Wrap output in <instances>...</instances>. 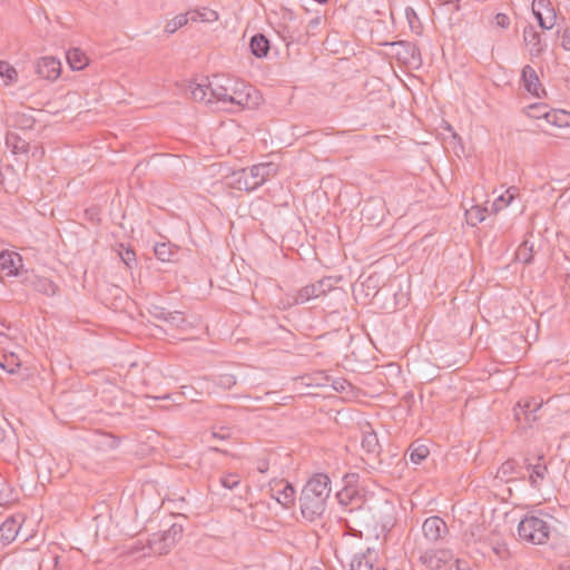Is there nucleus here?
I'll return each instance as SVG.
<instances>
[{
    "instance_id": "nucleus-45",
    "label": "nucleus",
    "mask_w": 570,
    "mask_h": 570,
    "mask_svg": "<svg viewBox=\"0 0 570 570\" xmlns=\"http://www.w3.org/2000/svg\"><path fill=\"white\" fill-rule=\"evenodd\" d=\"M385 511H386V520H384L382 522V527L389 528L393 524V515H392L393 507L390 505L389 503H385Z\"/></svg>"
},
{
    "instance_id": "nucleus-18",
    "label": "nucleus",
    "mask_w": 570,
    "mask_h": 570,
    "mask_svg": "<svg viewBox=\"0 0 570 570\" xmlns=\"http://www.w3.org/2000/svg\"><path fill=\"white\" fill-rule=\"evenodd\" d=\"M521 78L523 81L524 89L529 94L539 97L540 96L539 92L541 90V83H540V80H539V77H538L535 70L529 65L524 66L522 68Z\"/></svg>"
},
{
    "instance_id": "nucleus-37",
    "label": "nucleus",
    "mask_w": 570,
    "mask_h": 570,
    "mask_svg": "<svg viewBox=\"0 0 570 570\" xmlns=\"http://www.w3.org/2000/svg\"><path fill=\"white\" fill-rule=\"evenodd\" d=\"M515 468H517V463L515 461L513 460H509L507 462H504L500 469H499V474L502 476V478H507L511 474H513L515 472Z\"/></svg>"
},
{
    "instance_id": "nucleus-29",
    "label": "nucleus",
    "mask_w": 570,
    "mask_h": 570,
    "mask_svg": "<svg viewBox=\"0 0 570 570\" xmlns=\"http://www.w3.org/2000/svg\"><path fill=\"white\" fill-rule=\"evenodd\" d=\"M487 208L473 206L465 212L466 220L470 225L475 226L485 219Z\"/></svg>"
},
{
    "instance_id": "nucleus-1",
    "label": "nucleus",
    "mask_w": 570,
    "mask_h": 570,
    "mask_svg": "<svg viewBox=\"0 0 570 570\" xmlns=\"http://www.w3.org/2000/svg\"><path fill=\"white\" fill-rule=\"evenodd\" d=\"M330 494V478L323 473L313 475L301 492L299 505L302 515L308 521L320 519L326 510Z\"/></svg>"
},
{
    "instance_id": "nucleus-57",
    "label": "nucleus",
    "mask_w": 570,
    "mask_h": 570,
    "mask_svg": "<svg viewBox=\"0 0 570 570\" xmlns=\"http://www.w3.org/2000/svg\"><path fill=\"white\" fill-rule=\"evenodd\" d=\"M191 20H197L196 13L193 14Z\"/></svg>"
},
{
    "instance_id": "nucleus-15",
    "label": "nucleus",
    "mask_w": 570,
    "mask_h": 570,
    "mask_svg": "<svg viewBox=\"0 0 570 570\" xmlns=\"http://www.w3.org/2000/svg\"><path fill=\"white\" fill-rule=\"evenodd\" d=\"M543 109V114H533L535 119H546V121L554 127L563 128L570 125V114L564 110H549L548 107H538Z\"/></svg>"
},
{
    "instance_id": "nucleus-5",
    "label": "nucleus",
    "mask_w": 570,
    "mask_h": 570,
    "mask_svg": "<svg viewBox=\"0 0 570 570\" xmlns=\"http://www.w3.org/2000/svg\"><path fill=\"white\" fill-rule=\"evenodd\" d=\"M258 94L249 85L234 79L226 110L236 111L258 105Z\"/></svg>"
},
{
    "instance_id": "nucleus-19",
    "label": "nucleus",
    "mask_w": 570,
    "mask_h": 570,
    "mask_svg": "<svg viewBox=\"0 0 570 570\" xmlns=\"http://www.w3.org/2000/svg\"><path fill=\"white\" fill-rule=\"evenodd\" d=\"M362 448L368 454H379L380 452L379 438L370 425L362 431Z\"/></svg>"
},
{
    "instance_id": "nucleus-14",
    "label": "nucleus",
    "mask_w": 570,
    "mask_h": 570,
    "mask_svg": "<svg viewBox=\"0 0 570 570\" xmlns=\"http://www.w3.org/2000/svg\"><path fill=\"white\" fill-rule=\"evenodd\" d=\"M395 56L405 62H420L421 55L416 45L407 41H396L391 43Z\"/></svg>"
},
{
    "instance_id": "nucleus-3",
    "label": "nucleus",
    "mask_w": 570,
    "mask_h": 570,
    "mask_svg": "<svg viewBox=\"0 0 570 570\" xmlns=\"http://www.w3.org/2000/svg\"><path fill=\"white\" fill-rule=\"evenodd\" d=\"M277 174L273 163H262L249 168H242L228 177V185L238 190L250 191L261 187L268 178Z\"/></svg>"
},
{
    "instance_id": "nucleus-53",
    "label": "nucleus",
    "mask_w": 570,
    "mask_h": 570,
    "mask_svg": "<svg viewBox=\"0 0 570 570\" xmlns=\"http://www.w3.org/2000/svg\"><path fill=\"white\" fill-rule=\"evenodd\" d=\"M559 570H570V563H561Z\"/></svg>"
},
{
    "instance_id": "nucleus-48",
    "label": "nucleus",
    "mask_w": 570,
    "mask_h": 570,
    "mask_svg": "<svg viewBox=\"0 0 570 570\" xmlns=\"http://www.w3.org/2000/svg\"><path fill=\"white\" fill-rule=\"evenodd\" d=\"M31 150V157L35 158V159H40L43 154H45V150L42 147H39V146H33Z\"/></svg>"
},
{
    "instance_id": "nucleus-7",
    "label": "nucleus",
    "mask_w": 570,
    "mask_h": 570,
    "mask_svg": "<svg viewBox=\"0 0 570 570\" xmlns=\"http://www.w3.org/2000/svg\"><path fill=\"white\" fill-rule=\"evenodd\" d=\"M419 560L428 570H436L453 559L448 549H422L419 548Z\"/></svg>"
},
{
    "instance_id": "nucleus-32",
    "label": "nucleus",
    "mask_w": 570,
    "mask_h": 570,
    "mask_svg": "<svg viewBox=\"0 0 570 570\" xmlns=\"http://www.w3.org/2000/svg\"><path fill=\"white\" fill-rule=\"evenodd\" d=\"M547 16H544L543 21L541 22V29L543 30H551L557 21V14L554 12V9L551 6V2L549 1V7H547Z\"/></svg>"
},
{
    "instance_id": "nucleus-9",
    "label": "nucleus",
    "mask_w": 570,
    "mask_h": 570,
    "mask_svg": "<svg viewBox=\"0 0 570 570\" xmlns=\"http://www.w3.org/2000/svg\"><path fill=\"white\" fill-rule=\"evenodd\" d=\"M36 72L42 79L55 81L60 77L61 62L52 56L41 57L36 62Z\"/></svg>"
},
{
    "instance_id": "nucleus-4",
    "label": "nucleus",
    "mask_w": 570,
    "mask_h": 570,
    "mask_svg": "<svg viewBox=\"0 0 570 570\" xmlns=\"http://www.w3.org/2000/svg\"><path fill=\"white\" fill-rule=\"evenodd\" d=\"M551 527L542 517L525 515L518 525L519 538L533 544H543L549 539Z\"/></svg>"
},
{
    "instance_id": "nucleus-22",
    "label": "nucleus",
    "mask_w": 570,
    "mask_h": 570,
    "mask_svg": "<svg viewBox=\"0 0 570 570\" xmlns=\"http://www.w3.org/2000/svg\"><path fill=\"white\" fill-rule=\"evenodd\" d=\"M6 146L12 154H27L30 151L29 144L14 132H8L6 136Z\"/></svg>"
},
{
    "instance_id": "nucleus-51",
    "label": "nucleus",
    "mask_w": 570,
    "mask_h": 570,
    "mask_svg": "<svg viewBox=\"0 0 570 570\" xmlns=\"http://www.w3.org/2000/svg\"><path fill=\"white\" fill-rule=\"evenodd\" d=\"M493 551L495 552L497 556L503 557V554L507 552V547L505 544H497L495 547H493Z\"/></svg>"
},
{
    "instance_id": "nucleus-44",
    "label": "nucleus",
    "mask_w": 570,
    "mask_h": 570,
    "mask_svg": "<svg viewBox=\"0 0 570 570\" xmlns=\"http://www.w3.org/2000/svg\"><path fill=\"white\" fill-rule=\"evenodd\" d=\"M561 46L564 50L570 51V24L563 30L561 35Z\"/></svg>"
},
{
    "instance_id": "nucleus-25",
    "label": "nucleus",
    "mask_w": 570,
    "mask_h": 570,
    "mask_svg": "<svg viewBox=\"0 0 570 570\" xmlns=\"http://www.w3.org/2000/svg\"><path fill=\"white\" fill-rule=\"evenodd\" d=\"M33 288L48 296H52L57 293L58 286L47 277H36L32 281Z\"/></svg>"
},
{
    "instance_id": "nucleus-55",
    "label": "nucleus",
    "mask_w": 570,
    "mask_h": 570,
    "mask_svg": "<svg viewBox=\"0 0 570 570\" xmlns=\"http://www.w3.org/2000/svg\"><path fill=\"white\" fill-rule=\"evenodd\" d=\"M258 470H259V472H265L266 471V465L265 464H261L258 466Z\"/></svg>"
},
{
    "instance_id": "nucleus-10",
    "label": "nucleus",
    "mask_w": 570,
    "mask_h": 570,
    "mask_svg": "<svg viewBox=\"0 0 570 570\" xmlns=\"http://www.w3.org/2000/svg\"><path fill=\"white\" fill-rule=\"evenodd\" d=\"M542 403L535 400L519 402L514 407V417L522 428H530L537 420L535 412L541 407Z\"/></svg>"
},
{
    "instance_id": "nucleus-41",
    "label": "nucleus",
    "mask_w": 570,
    "mask_h": 570,
    "mask_svg": "<svg viewBox=\"0 0 570 570\" xmlns=\"http://www.w3.org/2000/svg\"><path fill=\"white\" fill-rule=\"evenodd\" d=\"M149 313L157 320L166 321L169 311L163 306L151 305L149 307Z\"/></svg>"
},
{
    "instance_id": "nucleus-52",
    "label": "nucleus",
    "mask_w": 570,
    "mask_h": 570,
    "mask_svg": "<svg viewBox=\"0 0 570 570\" xmlns=\"http://www.w3.org/2000/svg\"><path fill=\"white\" fill-rule=\"evenodd\" d=\"M0 366L3 370H6L8 373H14L16 372V367L18 366V364H16L14 366L7 367L4 364L0 363Z\"/></svg>"
},
{
    "instance_id": "nucleus-38",
    "label": "nucleus",
    "mask_w": 570,
    "mask_h": 570,
    "mask_svg": "<svg viewBox=\"0 0 570 570\" xmlns=\"http://www.w3.org/2000/svg\"><path fill=\"white\" fill-rule=\"evenodd\" d=\"M220 482L224 488L233 490L239 484V476L230 473L222 478Z\"/></svg>"
},
{
    "instance_id": "nucleus-8",
    "label": "nucleus",
    "mask_w": 570,
    "mask_h": 570,
    "mask_svg": "<svg viewBox=\"0 0 570 570\" xmlns=\"http://www.w3.org/2000/svg\"><path fill=\"white\" fill-rule=\"evenodd\" d=\"M422 532L426 541L436 543L448 534L449 529L443 519L433 515L424 520Z\"/></svg>"
},
{
    "instance_id": "nucleus-16",
    "label": "nucleus",
    "mask_w": 570,
    "mask_h": 570,
    "mask_svg": "<svg viewBox=\"0 0 570 570\" xmlns=\"http://www.w3.org/2000/svg\"><path fill=\"white\" fill-rule=\"evenodd\" d=\"M271 491L272 497L285 508H288L295 500V489L288 482L279 481L272 487Z\"/></svg>"
},
{
    "instance_id": "nucleus-13",
    "label": "nucleus",
    "mask_w": 570,
    "mask_h": 570,
    "mask_svg": "<svg viewBox=\"0 0 570 570\" xmlns=\"http://www.w3.org/2000/svg\"><path fill=\"white\" fill-rule=\"evenodd\" d=\"M523 40L529 48L531 57H540L547 49V42L541 38V35L531 24L523 29Z\"/></svg>"
},
{
    "instance_id": "nucleus-23",
    "label": "nucleus",
    "mask_w": 570,
    "mask_h": 570,
    "mask_svg": "<svg viewBox=\"0 0 570 570\" xmlns=\"http://www.w3.org/2000/svg\"><path fill=\"white\" fill-rule=\"evenodd\" d=\"M66 57L72 70H82L89 61L85 52L78 48L68 50Z\"/></svg>"
},
{
    "instance_id": "nucleus-40",
    "label": "nucleus",
    "mask_w": 570,
    "mask_h": 570,
    "mask_svg": "<svg viewBox=\"0 0 570 570\" xmlns=\"http://www.w3.org/2000/svg\"><path fill=\"white\" fill-rule=\"evenodd\" d=\"M493 24L500 29H507L510 26V18L502 12H499L493 18Z\"/></svg>"
},
{
    "instance_id": "nucleus-35",
    "label": "nucleus",
    "mask_w": 570,
    "mask_h": 570,
    "mask_svg": "<svg viewBox=\"0 0 570 570\" xmlns=\"http://www.w3.org/2000/svg\"><path fill=\"white\" fill-rule=\"evenodd\" d=\"M0 77L6 78L8 81L12 82L17 80L18 73L17 70L8 62L0 60Z\"/></svg>"
},
{
    "instance_id": "nucleus-34",
    "label": "nucleus",
    "mask_w": 570,
    "mask_h": 570,
    "mask_svg": "<svg viewBox=\"0 0 570 570\" xmlns=\"http://www.w3.org/2000/svg\"><path fill=\"white\" fill-rule=\"evenodd\" d=\"M236 383H237L236 376L233 374H229V373L220 374L217 376V380H216V384L224 390L232 389L234 385H236Z\"/></svg>"
},
{
    "instance_id": "nucleus-50",
    "label": "nucleus",
    "mask_w": 570,
    "mask_h": 570,
    "mask_svg": "<svg viewBox=\"0 0 570 570\" xmlns=\"http://www.w3.org/2000/svg\"><path fill=\"white\" fill-rule=\"evenodd\" d=\"M212 435H213V438H217V439H219V440H225V439H227V438H228V435H229V434H228L227 429L222 428V429H220V431H217V432H216V431H214V432L212 433Z\"/></svg>"
},
{
    "instance_id": "nucleus-17",
    "label": "nucleus",
    "mask_w": 570,
    "mask_h": 570,
    "mask_svg": "<svg viewBox=\"0 0 570 570\" xmlns=\"http://www.w3.org/2000/svg\"><path fill=\"white\" fill-rule=\"evenodd\" d=\"M376 561V552L367 549L366 552L356 553L350 563L348 570H373Z\"/></svg>"
},
{
    "instance_id": "nucleus-47",
    "label": "nucleus",
    "mask_w": 570,
    "mask_h": 570,
    "mask_svg": "<svg viewBox=\"0 0 570 570\" xmlns=\"http://www.w3.org/2000/svg\"><path fill=\"white\" fill-rule=\"evenodd\" d=\"M451 570H470V566L466 561L456 559L454 566L451 567Z\"/></svg>"
},
{
    "instance_id": "nucleus-26",
    "label": "nucleus",
    "mask_w": 570,
    "mask_h": 570,
    "mask_svg": "<svg viewBox=\"0 0 570 570\" xmlns=\"http://www.w3.org/2000/svg\"><path fill=\"white\" fill-rule=\"evenodd\" d=\"M518 195V188L514 186L509 187L504 194L500 195L493 202V210L499 212L503 208L508 207L512 200Z\"/></svg>"
},
{
    "instance_id": "nucleus-6",
    "label": "nucleus",
    "mask_w": 570,
    "mask_h": 570,
    "mask_svg": "<svg viewBox=\"0 0 570 570\" xmlns=\"http://www.w3.org/2000/svg\"><path fill=\"white\" fill-rule=\"evenodd\" d=\"M181 533L183 527L174 523L167 530L151 534L148 539V547L156 554H165L180 539Z\"/></svg>"
},
{
    "instance_id": "nucleus-30",
    "label": "nucleus",
    "mask_w": 570,
    "mask_h": 570,
    "mask_svg": "<svg viewBox=\"0 0 570 570\" xmlns=\"http://www.w3.org/2000/svg\"><path fill=\"white\" fill-rule=\"evenodd\" d=\"M188 17L187 14H178L175 18H173L170 21L167 22L165 30L168 33H174L183 26L187 24Z\"/></svg>"
},
{
    "instance_id": "nucleus-27",
    "label": "nucleus",
    "mask_w": 570,
    "mask_h": 570,
    "mask_svg": "<svg viewBox=\"0 0 570 570\" xmlns=\"http://www.w3.org/2000/svg\"><path fill=\"white\" fill-rule=\"evenodd\" d=\"M533 245L524 240L515 252V258L523 264H530L533 258Z\"/></svg>"
},
{
    "instance_id": "nucleus-46",
    "label": "nucleus",
    "mask_w": 570,
    "mask_h": 570,
    "mask_svg": "<svg viewBox=\"0 0 570 570\" xmlns=\"http://www.w3.org/2000/svg\"><path fill=\"white\" fill-rule=\"evenodd\" d=\"M538 107H547V106L543 104H534V105L529 106L528 116L531 118H535V116L533 114H543L544 112L543 109H539Z\"/></svg>"
},
{
    "instance_id": "nucleus-24",
    "label": "nucleus",
    "mask_w": 570,
    "mask_h": 570,
    "mask_svg": "<svg viewBox=\"0 0 570 570\" xmlns=\"http://www.w3.org/2000/svg\"><path fill=\"white\" fill-rule=\"evenodd\" d=\"M430 454V450L426 445L414 442L410 445L406 455L413 464L422 463Z\"/></svg>"
},
{
    "instance_id": "nucleus-42",
    "label": "nucleus",
    "mask_w": 570,
    "mask_h": 570,
    "mask_svg": "<svg viewBox=\"0 0 570 570\" xmlns=\"http://www.w3.org/2000/svg\"><path fill=\"white\" fill-rule=\"evenodd\" d=\"M332 386L337 392H345L351 387V384L344 379H336L333 381Z\"/></svg>"
},
{
    "instance_id": "nucleus-11",
    "label": "nucleus",
    "mask_w": 570,
    "mask_h": 570,
    "mask_svg": "<svg viewBox=\"0 0 570 570\" xmlns=\"http://www.w3.org/2000/svg\"><path fill=\"white\" fill-rule=\"evenodd\" d=\"M332 288L330 279H321L317 283L301 288L294 298L295 304H304L312 298L326 294Z\"/></svg>"
},
{
    "instance_id": "nucleus-36",
    "label": "nucleus",
    "mask_w": 570,
    "mask_h": 570,
    "mask_svg": "<svg viewBox=\"0 0 570 570\" xmlns=\"http://www.w3.org/2000/svg\"><path fill=\"white\" fill-rule=\"evenodd\" d=\"M165 322L174 327H181L185 323V317L180 312H169Z\"/></svg>"
},
{
    "instance_id": "nucleus-58",
    "label": "nucleus",
    "mask_w": 570,
    "mask_h": 570,
    "mask_svg": "<svg viewBox=\"0 0 570 570\" xmlns=\"http://www.w3.org/2000/svg\"><path fill=\"white\" fill-rule=\"evenodd\" d=\"M373 570H381V567L377 566Z\"/></svg>"
},
{
    "instance_id": "nucleus-43",
    "label": "nucleus",
    "mask_w": 570,
    "mask_h": 570,
    "mask_svg": "<svg viewBox=\"0 0 570 570\" xmlns=\"http://www.w3.org/2000/svg\"><path fill=\"white\" fill-rule=\"evenodd\" d=\"M121 261L127 267L131 268L132 264L136 262L135 253L130 249H127L124 254H121Z\"/></svg>"
},
{
    "instance_id": "nucleus-49",
    "label": "nucleus",
    "mask_w": 570,
    "mask_h": 570,
    "mask_svg": "<svg viewBox=\"0 0 570 570\" xmlns=\"http://www.w3.org/2000/svg\"><path fill=\"white\" fill-rule=\"evenodd\" d=\"M183 394L187 397H190L193 401H195V395L198 394L194 387L191 386H183Z\"/></svg>"
},
{
    "instance_id": "nucleus-33",
    "label": "nucleus",
    "mask_w": 570,
    "mask_h": 570,
    "mask_svg": "<svg viewBox=\"0 0 570 570\" xmlns=\"http://www.w3.org/2000/svg\"><path fill=\"white\" fill-rule=\"evenodd\" d=\"M155 255L161 262H169L174 254L167 244L161 243L155 246Z\"/></svg>"
},
{
    "instance_id": "nucleus-21",
    "label": "nucleus",
    "mask_w": 570,
    "mask_h": 570,
    "mask_svg": "<svg viewBox=\"0 0 570 570\" xmlns=\"http://www.w3.org/2000/svg\"><path fill=\"white\" fill-rule=\"evenodd\" d=\"M249 48L255 57H266L269 51V40L263 33H256L250 39Z\"/></svg>"
},
{
    "instance_id": "nucleus-28",
    "label": "nucleus",
    "mask_w": 570,
    "mask_h": 570,
    "mask_svg": "<svg viewBox=\"0 0 570 570\" xmlns=\"http://www.w3.org/2000/svg\"><path fill=\"white\" fill-rule=\"evenodd\" d=\"M528 471L530 472L531 485L537 487L544 479L547 466L542 463L529 464Z\"/></svg>"
},
{
    "instance_id": "nucleus-54",
    "label": "nucleus",
    "mask_w": 570,
    "mask_h": 570,
    "mask_svg": "<svg viewBox=\"0 0 570 570\" xmlns=\"http://www.w3.org/2000/svg\"><path fill=\"white\" fill-rule=\"evenodd\" d=\"M210 16H213V17H214V19H216V18H217L216 12H214V11H210ZM202 20L210 21V20H213V18H210V17H206V18H202Z\"/></svg>"
},
{
    "instance_id": "nucleus-39",
    "label": "nucleus",
    "mask_w": 570,
    "mask_h": 570,
    "mask_svg": "<svg viewBox=\"0 0 570 570\" xmlns=\"http://www.w3.org/2000/svg\"><path fill=\"white\" fill-rule=\"evenodd\" d=\"M59 557L50 556L48 560H42L40 563V570H60L58 567Z\"/></svg>"
},
{
    "instance_id": "nucleus-12",
    "label": "nucleus",
    "mask_w": 570,
    "mask_h": 570,
    "mask_svg": "<svg viewBox=\"0 0 570 570\" xmlns=\"http://www.w3.org/2000/svg\"><path fill=\"white\" fill-rule=\"evenodd\" d=\"M22 267V257L18 253L10 250L0 253V268L7 276H20Z\"/></svg>"
},
{
    "instance_id": "nucleus-20",
    "label": "nucleus",
    "mask_w": 570,
    "mask_h": 570,
    "mask_svg": "<svg viewBox=\"0 0 570 570\" xmlns=\"http://www.w3.org/2000/svg\"><path fill=\"white\" fill-rule=\"evenodd\" d=\"M19 524L14 519H7L0 525V542L2 544L11 543L19 532Z\"/></svg>"
},
{
    "instance_id": "nucleus-56",
    "label": "nucleus",
    "mask_w": 570,
    "mask_h": 570,
    "mask_svg": "<svg viewBox=\"0 0 570 570\" xmlns=\"http://www.w3.org/2000/svg\"><path fill=\"white\" fill-rule=\"evenodd\" d=\"M318 3H326L328 0H315Z\"/></svg>"
},
{
    "instance_id": "nucleus-2",
    "label": "nucleus",
    "mask_w": 570,
    "mask_h": 570,
    "mask_svg": "<svg viewBox=\"0 0 570 570\" xmlns=\"http://www.w3.org/2000/svg\"><path fill=\"white\" fill-rule=\"evenodd\" d=\"M233 81V78L215 75L207 80V83H191L190 96L195 101H203L206 105L215 104L226 109Z\"/></svg>"
},
{
    "instance_id": "nucleus-31",
    "label": "nucleus",
    "mask_w": 570,
    "mask_h": 570,
    "mask_svg": "<svg viewBox=\"0 0 570 570\" xmlns=\"http://www.w3.org/2000/svg\"><path fill=\"white\" fill-rule=\"evenodd\" d=\"M547 7H549V0H533L532 2V13L537 18L540 27L544 19L543 11L547 10Z\"/></svg>"
}]
</instances>
